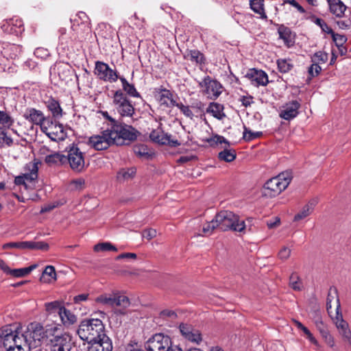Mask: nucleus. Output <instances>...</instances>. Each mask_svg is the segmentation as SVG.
I'll return each mask as SVG.
<instances>
[{
	"instance_id": "nucleus-30",
	"label": "nucleus",
	"mask_w": 351,
	"mask_h": 351,
	"mask_svg": "<svg viewBox=\"0 0 351 351\" xmlns=\"http://www.w3.org/2000/svg\"><path fill=\"white\" fill-rule=\"evenodd\" d=\"M118 80L121 82L122 89L121 90H123V93H124L128 98L129 97L134 98L141 97L140 93L138 92L134 84L129 83L125 77L119 75Z\"/></svg>"
},
{
	"instance_id": "nucleus-62",
	"label": "nucleus",
	"mask_w": 351,
	"mask_h": 351,
	"mask_svg": "<svg viewBox=\"0 0 351 351\" xmlns=\"http://www.w3.org/2000/svg\"><path fill=\"white\" fill-rule=\"evenodd\" d=\"M179 329L181 335L185 338L194 330V327L191 324L181 323Z\"/></svg>"
},
{
	"instance_id": "nucleus-11",
	"label": "nucleus",
	"mask_w": 351,
	"mask_h": 351,
	"mask_svg": "<svg viewBox=\"0 0 351 351\" xmlns=\"http://www.w3.org/2000/svg\"><path fill=\"white\" fill-rule=\"evenodd\" d=\"M112 134L109 129H106L101 132V135L92 136L88 138V145L93 147L95 150H106L111 145H114Z\"/></svg>"
},
{
	"instance_id": "nucleus-25",
	"label": "nucleus",
	"mask_w": 351,
	"mask_h": 351,
	"mask_svg": "<svg viewBox=\"0 0 351 351\" xmlns=\"http://www.w3.org/2000/svg\"><path fill=\"white\" fill-rule=\"evenodd\" d=\"M2 50L0 51L3 58L8 59H15L22 53V46L10 43H3L1 44Z\"/></svg>"
},
{
	"instance_id": "nucleus-55",
	"label": "nucleus",
	"mask_w": 351,
	"mask_h": 351,
	"mask_svg": "<svg viewBox=\"0 0 351 351\" xmlns=\"http://www.w3.org/2000/svg\"><path fill=\"white\" fill-rule=\"evenodd\" d=\"M189 341L199 344L202 341V334L199 330L194 328V330L185 337Z\"/></svg>"
},
{
	"instance_id": "nucleus-40",
	"label": "nucleus",
	"mask_w": 351,
	"mask_h": 351,
	"mask_svg": "<svg viewBox=\"0 0 351 351\" xmlns=\"http://www.w3.org/2000/svg\"><path fill=\"white\" fill-rule=\"evenodd\" d=\"M14 144L13 139L8 135L7 130L0 127V147H11Z\"/></svg>"
},
{
	"instance_id": "nucleus-52",
	"label": "nucleus",
	"mask_w": 351,
	"mask_h": 351,
	"mask_svg": "<svg viewBox=\"0 0 351 351\" xmlns=\"http://www.w3.org/2000/svg\"><path fill=\"white\" fill-rule=\"evenodd\" d=\"M312 62L324 64L328 61V54L323 51L315 52L311 58Z\"/></svg>"
},
{
	"instance_id": "nucleus-26",
	"label": "nucleus",
	"mask_w": 351,
	"mask_h": 351,
	"mask_svg": "<svg viewBox=\"0 0 351 351\" xmlns=\"http://www.w3.org/2000/svg\"><path fill=\"white\" fill-rule=\"evenodd\" d=\"M130 305V299L119 293H115L114 306L119 307L114 310V313L117 315H125L128 313V308Z\"/></svg>"
},
{
	"instance_id": "nucleus-53",
	"label": "nucleus",
	"mask_w": 351,
	"mask_h": 351,
	"mask_svg": "<svg viewBox=\"0 0 351 351\" xmlns=\"http://www.w3.org/2000/svg\"><path fill=\"white\" fill-rule=\"evenodd\" d=\"M93 250L95 252L117 251V247L109 242H104L96 244Z\"/></svg>"
},
{
	"instance_id": "nucleus-60",
	"label": "nucleus",
	"mask_w": 351,
	"mask_h": 351,
	"mask_svg": "<svg viewBox=\"0 0 351 351\" xmlns=\"http://www.w3.org/2000/svg\"><path fill=\"white\" fill-rule=\"evenodd\" d=\"M34 54L36 58H40L41 60H45L50 56L49 50L43 47L36 48L34 50Z\"/></svg>"
},
{
	"instance_id": "nucleus-18",
	"label": "nucleus",
	"mask_w": 351,
	"mask_h": 351,
	"mask_svg": "<svg viewBox=\"0 0 351 351\" xmlns=\"http://www.w3.org/2000/svg\"><path fill=\"white\" fill-rule=\"evenodd\" d=\"M21 328L20 326L5 325L0 328L1 341L5 350L9 348V346H12L17 334L20 335Z\"/></svg>"
},
{
	"instance_id": "nucleus-3",
	"label": "nucleus",
	"mask_w": 351,
	"mask_h": 351,
	"mask_svg": "<svg viewBox=\"0 0 351 351\" xmlns=\"http://www.w3.org/2000/svg\"><path fill=\"white\" fill-rule=\"evenodd\" d=\"M108 129L112 134V141L114 145L117 146L128 145L134 142L141 134L132 125H128L121 120Z\"/></svg>"
},
{
	"instance_id": "nucleus-29",
	"label": "nucleus",
	"mask_w": 351,
	"mask_h": 351,
	"mask_svg": "<svg viewBox=\"0 0 351 351\" xmlns=\"http://www.w3.org/2000/svg\"><path fill=\"white\" fill-rule=\"evenodd\" d=\"M56 66L57 73L60 80L65 82L71 80V77L75 73V71L71 68L70 64L68 63L60 62L56 64Z\"/></svg>"
},
{
	"instance_id": "nucleus-48",
	"label": "nucleus",
	"mask_w": 351,
	"mask_h": 351,
	"mask_svg": "<svg viewBox=\"0 0 351 351\" xmlns=\"http://www.w3.org/2000/svg\"><path fill=\"white\" fill-rule=\"evenodd\" d=\"M60 119V118H54L53 115L45 116V125H46L47 128L51 127L52 125H54L55 128H59L60 132L62 134H64L63 125L60 123L59 121H58Z\"/></svg>"
},
{
	"instance_id": "nucleus-24",
	"label": "nucleus",
	"mask_w": 351,
	"mask_h": 351,
	"mask_svg": "<svg viewBox=\"0 0 351 351\" xmlns=\"http://www.w3.org/2000/svg\"><path fill=\"white\" fill-rule=\"evenodd\" d=\"M112 339L108 337H103L88 342L87 351H112Z\"/></svg>"
},
{
	"instance_id": "nucleus-50",
	"label": "nucleus",
	"mask_w": 351,
	"mask_h": 351,
	"mask_svg": "<svg viewBox=\"0 0 351 351\" xmlns=\"http://www.w3.org/2000/svg\"><path fill=\"white\" fill-rule=\"evenodd\" d=\"M206 142H208L210 147H215L218 144L225 143L230 146V142L225 138L223 136L219 134H215L212 137L207 138Z\"/></svg>"
},
{
	"instance_id": "nucleus-21",
	"label": "nucleus",
	"mask_w": 351,
	"mask_h": 351,
	"mask_svg": "<svg viewBox=\"0 0 351 351\" xmlns=\"http://www.w3.org/2000/svg\"><path fill=\"white\" fill-rule=\"evenodd\" d=\"M335 324L339 330V333L343 337L348 341L351 339V331L349 329L348 324L343 319L342 313L341 312V304L339 300L337 299V305L336 307L335 315Z\"/></svg>"
},
{
	"instance_id": "nucleus-59",
	"label": "nucleus",
	"mask_w": 351,
	"mask_h": 351,
	"mask_svg": "<svg viewBox=\"0 0 351 351\" xmlns=\"http://www.w3.org/2000/svg\"><path fill=\"white\" fill-rule=\"evenodd\" d=\"M178 108L180 110L182 113L186 117L190 118L191 119H193L194 114L192 112V110L190 109L191 106H185L182 103H178L175 106Z\"/></svg>"
},
{
	"instance_id": "nucleus-4",
	"label": "nucleus",
	"mask_w": 351,
	"mask_h": 351,
	"mask_svg": "<svg viewBox=\"0 0 351 351\" xmlns=\"http://www.w3.org/2000/svg\"><path fill=\"white\" fill-rule=\"evenodd\" d=\"M213 223L222 231L241 232L245 229V221L240 220L238 215L230 210H221L217 213Z\"/></svg>"
},
{
	"instance_id": "nucleus-63",
	"label": "nucleus",
	"mask_w": 351,
	"mask_h": 351,
	"mask_svg": "<svg viewBox=\"0 0 351 351\" xmlns=\"http://www.w3.org/2000/svg\"><path fill=\"white\" fill-rule=\"evenodd\" d=\"M160 317L162 319L170 318L171 319H175L177 318V313L169 309H165L160 311Z\"/></svg>"
},
{
	"instance_id": "nucleus-43",
	"label": "nucleus",
	"mask_w": 351,
	"mask_h": 351,
	"mask_svg": "<svg viewBox=\"0 0 351 351\" xmlns=\"http://www.w3.org/2000/svg\"><path fill=\"white\" fill-rule=\"evenodd\" d=\"M307 20H310L311 21L313 22L315 24L318 25L321 29L322 31L327 33L329 34V31L332 30L327 23L322 19L317 17L315 14H311L308 16H306L305 18Z\"/></svg>"
},
{
	"instance_id": "nucleus-10",
	"label": "nucleus",
	"mask_w": 351,
	"mask_h": 351,
	"mask_svg": "<svg viewBox=\"0 0 351 351\" xmlns=\"http://www.w3.org/2000/svg\"><path fill=\"white\" fill-rule=\"evenodd\" d=\"M198 86L204 88L203 93L213 100L217 99L222 93L221 84L217 80H213L209 75L205 76L201 82H199Z\"/></svg>"
},
{
	"instance_id": "nucleus-16",
	"label": "nucleus",
	"mask_w": 351,
	"mask_h": 351,
	"mask_svg": "<svg viewBox=\"0 0 351 351\" xmlns=\"http://www.w3.org/2000/svg\"><path fill=\"white\" fill-rule=\"evenodd\" d=\"M23 118L32 123L40 126V130L45 132L47 127L45 125V115L43 112L35 108H27L23 114Z\"/></svg>"
},
{
	"instance_id": "nucleus-37",
	"label": "nucleus",
	"mask_w": 351,
	"mask_h": 351,
	"mask_svg": "<svg viewBox=\"0 0 351 351\" xmlns=\"http://www.w3.org/2000/svg\"><path fill=\"white\" fill-rule=\"evenodd\" d=\"M278 69L281 73H287L293 68V64L290 58H279L276 61Z\"/></svg>"
},
{
	"instance_id": "nucleus-14",
	"label": "nucleus",
	"mask_w": 351,
	"mask_h": 351,
	"mask_svg": "<svg viewBox=\"0 0 351 351\" xmlns=\"http://www.w3.org/2000/svg\"><path fill=\"white\" fill-rule=\"evenodd\" d=\"M75 19L71 20V22H73L72 25V29L73 31H75L77 33V36L75 37V40H82L84 38L83 34L85 32L88 33L90 32V27H89V19L86 14L84 12H80L76 14Z\"/></svg>"
},
{
	"instance_id": "nucleus-32",
	"label": "nucleus",
	"mask_w": 351,
	"mask_h": 351,
	"mask_svg": "<svg viewBox=\"0 0 351 351\" xmlns=\"http://www.w3.org/2000/svg\"><path fill=\"white\" fill-rule=\"evenodd\" d=\"M250 8L256 14L259 15V18L263 20H267V15L265 8V0H250Z\"/></svg>"
},
{
	"instance_id": "nucleus-17",
	"label": "nucleus",
	"mask_w": 351,
	"mask_h": 351,
	"mask_svg": "<svg viewBox=\"0 0 351 351\" xmlns=\"http://www.w3.org/2000/svg\"><path fill=\"white\" fill-rule=\"evenodd\" d=\"M10 248H17L20 250H41L47 251L49 248L48 243L43 241H18V242H9L3 245V249L7 250Z\"/></svg>"
},
{
	"instance_id": "nucleus-46",
	"label": "nucleus",
	"mask_w": 351,
	"mask_h": 351,
	"mask_svg": "<svg viewBox=\"0 0 351 351\" xmlns=\"http://www.w3.org/2000/svg\"><path fill=\"white\" fill-rule=\"evenodd\" d=\"M95 301L104 305H108L111 307H114L115 302V293L113 294H104L98 296Z\"/></svg>"
},
{
	"instance_id": "nucleus-33",
	"label": "nucleus",
	"mask_w": 351,
	"mask_h": 351,
	"mask_svg": "<svg viewBox=\"0 0 351 351\" xmlns=\"http://www.w3.org/2000/svg\"><path fill=\"white\" fill-rule=\"evenodd\" d=\"M62 325L66 328H69L71 326L73 325L77 322V317L70 310L67 308H62L61 311V313L58 315Z\"/></svg>"
},
{
	"instance_id": "nucleus-39",
	"label": "nucleus",
	"mask_w": 351,
	"mask_h": 351,
	"mask_svg": "<svg viewBox=\"0 0 351 351\" xmlns=\"http://www.w3.org/2000/svg\"><path fill=\"white\" fill-rule=\"evenodd\" d=\"M335 298H337V300L338 299L339 300V299L338 298V292H337V288L335 287H331L329 289L327 299H326V310H327V312H328L329 316L332 319H334V317L332 315V311L331 302L335 299Z\"/></svg>"
},
{
	"instance_id": "nucleus-41",
	"label": "nucleus",
	"mask_w": 351,
	"mask_h": 351,
	"mask_svg": "<svg viewBox=\"0 0 351 351\" xmlns=\"http://www.w3.org/2000/svg\"><path fill=\"white\" fill-rule=\"evenodd\" d=\"M289 286L294 291H300L303 289L300 277L296 272H293L289 277Z\"/></svg>"
},
{
	"instance_id": "nucleus-57",
	"label": "nucleus",
	"mask_w": 351,
	"mask_h": 351,
	"mask_svg": "<svg viewBox=\"0 0 351 351\" xmlns=\"http://www.w3.org/2000/svg\"><path fill=\"white\" fill-rule=\"evenodd\" d=\"M319 64L316 62H312V64L308 67V73L310 80L317 76L321 73L322 67Z\"/></svg>"
},
{
	"instance_id": "nucleus-47",
	"label": "nucleus",
	"mask_w": 351,
	"mask_h": 351,
	"mask_svg": "<svg viewBox=\"0 0 351 351\" xmlns=\"http://www.w3.org/2000/svg\"><path fill=\"white\" fill-rule=\"evenodd\" d=\"M190 60L200 65L206 64L205 56L199 50L194 49L189 51Z\"/></svg>"
},
{
	"instance_id": "nucleus-58",
	"label": "nucleus",
	"mask_w": 351,
	"mask_h": 351,
	"mask_svg": "<svg viewBox=\"0 0 351 351\" xmlns=\"http://www.w3.org/2000/svg\"><path fill=\"white\" fill-rule=\"evenodd\" d=\"M45 276H48L49 277V278L48 279V281H50L51 279H56V273L55 267L52 265H47L43 272V276L40 278L41 281L43 280ZM44 281L46 282V280H44Z\"/></svg>"
},
{
	"instance_id": "nucleus-20",
	"label": "nucleus",
	"mask_w": 351,
	"mask_h": 351,
	"mask_svg": "<svg viewBox=\"0 0 351 351\" xmlns=\"http://www.w3.org/2000/svg\"><path fill=\"white\" fill-rule=\"evenodd\" d=\"M1 29L4 33L16 36H21L25 31L23 21L19 18L6 20L1 25Z\"/></svg>"
},
{
	"instance_id": "nucleus-22",
	"label": "nucleus",
	"mask_w": 351,
	"mask_h": 351,
	"mask_svg": "<svg viewBox=\"0 0 351 351\" xmlns=\"http://www.w3.org/2000/svg\"><path fill=\"white\" fill-rule=\"evenodd\" d=\"M300 107L301 104L300 101L293 100L289 101L282 106L283 109L280 112V117L287 121H291L299 114Z\"/></svg>"
},
{
	"instance_id": "nucleus-38",
	"label": "nucleus",
	"mask_w": 351,
	"mask_h": 351,
	"mask_svg": "<svg viewBox=\"0 0 351 351\" xmlns=\"http://www.w3.org/2000/svg\"><path fill=\"white\" fill-rule=\"evenodd\" d=\"M45 310L49 314L58 313V315L60 313H61L62 308L64 307V302L59 300L45 303Z\"/></svg>"
},
{
	"instance_id": "nucleus-42",
	"label": "nucleus",
	"mask_w": 351,
	"mask_h": 351,
	"mask_svg": "<svg viewBox=\"0 0 351 351\" xmlns=\"http://www.w3.org/2000/svg\"><path fill=\"white\" fill-rule=\"evenodd\" d=\"M237 156L236 151L234 149H224L220 152L218 155V158L221 160H223L227 162L233 161Z\"/></svg>"
},
{
	"instance_id": "nucleus-64",
	"label": "nucleus",
	"mask_w": 351,
	"mask_h": 351,
	"mask_svg": "<svg viewBox=\"0 0 351 351\" xmlns=\"http://www.w3.org/2000/svg\"><path fill=\"white\" fill-rule=\"evenodd\" d=\"M317 329L319 330L321 336L322 337H330V332L328 331L327 326L322 321V322L319 323L318 324L315 325Z\"/></svg>"
},
{
	"instance_id": "nucleus-51",
	"label": "nucleus",
	"mask_w": 351,
	"mask_h": 351,
	"mask_svg": "<svg viewBox=\"0 0 351 351\" xmlns=\"http://www.w3.org/2000/svg\"><path fill=\"white\" fill-rule=\"evenodd\" d=\"M136 170L134 167L121 169L117 173L118 179L128 180L132 178L136 174Z\"/></svg>"
},
{
	"instance_id": "nucleus-19",
	"label": "nucleus",
	"mask_w": 351,
	"mask_h": 351,
	"mask_svg": "<svg viewBox=\"0 0 351 351\" xmlns=\"http://www.w3.org/2000/svg\"><path fill=\"white\" fill-rule=\"evenodd\" d=\"M154 94L160 106L165 108H171L177 104V101L173 98V92L162 86L155 88Z\"/></svg>"
},
{
	"instance_id": "nucleus-5",
	"label": "nucleus",
	"mask_w": 351,
	"mask_h": 351,
	"mask_svg": "<svg viewBox=\"0 0 351 351\" xmlns=\"http://www.w3.org/2000/svg\"><path fill=\"white\" fill-rule=\"evenodd\" d=\"M292 178L291 171H286L276 177L270 178L263 186V195L270 198L277 196L287 189Z\"/></svg>"
},
{
	"instance_id": "nucleus-7",
	"label": "nucleus",
	"mask_w": 351,
	"mask_h": 351,
	"mask_svg": "<svg viewBox=\"0 0 351 351\" xmlns=\"http://www.w3.org/2000/svg\"><path fill=\"white\" fill-rule=\"evenodd\" d=\"M46 332H47V325L44 327L38 322H32L23 330L24 337L28 340L32 349L40 346L43 339L47 340L48 334Z\"/></svg>"
},
{
	"instance_id": "nucleus-34",
	"label": "nucleus",
	"mask_w": 351,
	"mask_h": 351,
	"mask_svg": "<svg viewBox=\"0 0 351 351\" xmlns=\"http://www.w3.org/2000/svg\"><path fill=\"white\" fill-rule=\"evenodd\" d=\"M223 110L224 106L223 104L217 102H210L206 112L211 114L215 118L221 120L226 117Z\"/></svg>"
},
{
	"instance_id": "nucleus-8",
	"label": "nucleus",
	"mask_w": 351,
	"mask_h": 351,
	"mask_svg": "<svg viewBox=\"0 0 351 351\" xmlns=\"http://www.w3.org/2000/svg\"><path fill=\"white\" fill-rule=\"evenodd\" d=\"M66 164L75 173H81L85 169L84 152H82L75 143L66 147Z\"/></svg>"
},
{
	"instance_id": "nucleus-35",
	"label": "nucleus",
	"mask_w": 351,
	"mask_h": 351,
	"mask_svg": "<svg viewBox=\"0 0 351 351\" xmlns=\"http://www.w3.org/2000/svg\"><path fill=\"white\" fill-rule=\"evenodd\" d=\"M45 162L49 166L64 165L66 164V155L59 152H54L46 156Z\"/></svg>"
},
{
	"instance_id": "nucleus-45",
	"label": "nucleus",
	"mask_w": 351,
	"mask_h": 351,
	"mask_svg": "<svg viewBox=\"0 0 351 351\" xmlns=\"http://www.w3.org/2000/svg\"><path fill=\"white\" fill-rule=\"evenodd\" d=\"M24 336L25 335L23 333V328L22 327L20 330V335L17 334V337L15 338L12 346L17 348L20 346L24 348V346H25V347L27 348V351H30L32 348L28 343V340H27Z\"/></svg>"
},
{
	"instance_id": "nucleus-56",
	"label": "nucleus",
	"mask_w": 351,
	"mask_h": 351,
	"mask_svg": "<svg viewBox=\"0 0 351 351\" xmlns=\"http://www.w3.org/2000/svg\"><path fill=\"white\" fill-rule=\"evenodd\" d=\"M14 123V119L5 111L0 110V124L3 125H7L11 126Z\"/></svg>"
},
{
	"instance_id": "nucleus-28",
	"label": "nucleus",
	"mask_w": 351,
	"mask_h": 351,
	"mask_svg": "<svg viewBox=\"0 0 351 351\" xmlns=\"http://www.w3.org/2000/svg\"><path fill=\"white\" fill-rule=\"evenodd\" d=\"M276 25L278 26L279 38L283 40L285 45L287 47H292L294 44V40L292 37L293 32L291 29L284 24H277Z\"/></svg>"
},
{
	"instance_id": "nucleus-15",
	"label": "nucleus",
	"mask_w": 351,
	"mask_h": 351,
	"mask_svg": "<svg viewBox=\"0 0 351 351\" xmlns=\"http://www.w3.org/2000/svg\"><path fill=\"white\" fill-rule=\"evenodd\" d=\"M149 136L152 142L159 145H169L171 147H177L181 145L178 140L171 138V134L165 133L160 128L152 130Z\"/></svg>"
},
{
	"instance_id": "nucleus-13",
	"label": "nucleus",
	"mask_w": 351,
	"mask_h": 351,
	"mask_svg": "<svg viewBox=\"0 0 351 351\" xmlns=\"http://www.w3.org/2000/svg\"><path fill=\"white\" fill-rule=\"evenodd\" d=\"M171 341V339L168 335L156 333L149 339L145 343V347L147 351H166Z\"/></svg>"
},
{
	"instance_id": "nucleus-49",
	"label": "nucleus",
	"mask_w": 351,
	"mask_h": 351,
	"mask_svg": "<svg viewBox=\"0 0 351 351\" xmlns=\"http://www.w3.org/2000/svg\"><path fill=\"white\" fill-rule=\"evenodd\" d=\"M243 138L246 142L252 141L256 138H258L263 135L262 132H252L251 130L248 129L246 126L243 128Z\"/></svg>"
},
{
	"instance_id": "nucleus-9",
	"label": "nucleus",
	"mask_w": 351,
	"mask_h": 351,
	"mask_svg": "<svg viewBox=\"0 0 351 351\" xmlns=\"http://www.w3.org/2000/svg\"><path fill=\"white\" fill-rule=\"evenodd\" d=\"M93 72L99 80L110 83L116 82L119 77L116 69H111L107 63L99 60L95 62Z\"/></svg>"
},
{
	"instance_id": "nucleus-44",
	"label": "nucleus",
	"mask_w": 351,
	"mask_h": 351,
	"mask_svg": "<svg viewBox=\"0 0 351 351\" xmlns=\"http://www.w3.org/2000/svg\"><path fill=\"white\" fill-rule=\"evenodd\" d=\"M36 267V265H32L27 267L19 268V269H10L8 274L14 277H23L29 274L33 269Z\"/></svg>"
},
{
	"instance_id": "nucleus-2",
	"label": "nucleus",
	"mask_w": 351,
	"mask_h": 351,
	"mask_svg": "<svg viewBox=\"0 0 351 351\" xmlns=\"http://www.w3.org/2000/svg\"><path fill=\"white\" fill-rule=\"evenodd\" d=\"M77 334L80 338L88 342L106 337L105 326L99 319H84L79 324Z\"/></svg>"
},
{
	"instance_id": "nucleus-36",
	"label": "nucleus",
	"mask_w": 351,
	"mask_h": 351,
	"mask_svg": "<svg viewBox=\"0 0 351 351\" xmlns=\"http://www.w3.org/2000/svg\"><path fill=\"white\" fill-rule=\"evenodd\" d=\"M316 204V199H312L309 201L305 206H304L302 209L294 216L293 221H298L310 215L314 210Z\"/></svg>"
},
{
	"instance_id": "nucleus-12",
	"label": "nucleus",
	"mask_w": 351,
	"mask_h": 351,
	"mask_svg": "<svg viewBox=\"0 0 351 351\" xmlns=\"http://www.w3.org/2000/svg\"><path fill=\"white\" fill-rule=\"evenodd\" d=\"M38 162H32L27 163L24 167V169L26 172L22 175L16 176L14 182V184L16 186L22 185L25 187V189H27L28 186L25 181L27 180L32 182L38 179Z\"/></svg>"
},
{
	"instance_id": "nucleus-54",
	"label": "nucleus",
	"mask_w": 351,
	"mask_h": 351,
	"mask_svg": "<svg viewBox=\"0 0 351 351\" xmlns=\"http://www.w3.org/2000/svg\"><path fill=\"white\" fill-rule=\"evenodd\" d=\"M329 34L331 35L336 47H341V45H344L348 40V38L345 35L337 34L333 30H330Z\"/></svg>"
},
{
	"instance_id": "nucleus-23",
	"label": "nucleus",
	"mask_w": 351,
	"mask_h": 351,
	"mask_svg": "<svg viewBox=\"0 0 351 351\" xmlns=\"http://www.w3.org/2000/svg\"><path fill=\"white\" fill-rule=\"evenodd\" d=\"M245 77L249 79L256 86H265L269 83L267 73L261 69H250L245 74Z\"/></svg>"
},
{
	"instance_id": "nucleus-6",
	"label": "nucleus",
	"mask_w": 351,
	"mask_h": 351,
	"mask_svg": "<svg viewBox=\"0 0 351 351\" xmlns=\"http://www.w3.org/2000/svg\"><path fill=\"white\" fill-rule=\"evenodd\" d=\"M114 110L121 118H132L135 114L134 104L121 89L114 91L112 96Z\"/></svg>"
},
{
	"instance_id": "nucleus-27",
	"label": "nucleus",
	"mask_w": 351,
	"mask_h": 351,
	"mask_svg": "<svg viewBox=\"0 0 351 351\" xmlns=\"http://www.w3.org/2000/svg\"><path fill=\"white\" fill-rule=\"evenodd\" d=\"M44 104L54 118H62L63 115V110L60 106V101L53 97H49L48 99L44 101Z\"/></svg>"
},
{
	"instance_id": "nucleus-1",
	"label": "nucleus",
	"mask_w": 351,
	"mask_h": 351,
	"mask_svg": "<svg viewBox=\"0 0 351 351\" xmlns=\"http://www.w3.org/2000/svg\"><path fill=\"white\" fill-rule=\"evenodd\" d=\"M47 346L49 351H71L72 337L67 332H60L59 325L47 324Z\"/></svg>"
},
{
	"instance_id": "nucleus-31",
	"label": "nucleus",
	"mask_w": 351,
	"mask_h": 351,
	"mask_svg": "<svg viewBox=\"0 0 351 351\" xmlns=\"http://www.w3.org/2000/svg\"><path fill=\"white\" fill-rule=\"evenodd\" d=\"M330 12L338 18H341L345 13L346 6L341 0H327Z\"/></svg>"
},
{
	"instance_id": "nucleus-61",
	"label": "nucleus",
	"mask_w": 351,
	"mask_h": 351,
	"mask_svg": "<svg viewBox=\"0 0 351 351\" xmlns=\"http://www.w3.org/2000/svg\"><path fill=\"white\" fill-rule=\"evenodd\" d=\"M134 151L135 154L139 156H145L148 157L150 155L148 153L147 146L143 144H141L139 145L135 146L134 148Z\"/></svg>"
}]
</instances>
